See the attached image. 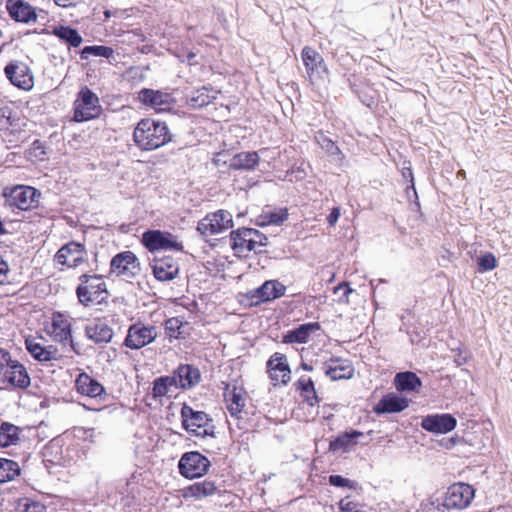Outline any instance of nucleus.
I'll list each match as a JSON object with an SVG mask.
<instances>
[{
  "mask_svg": "<svg viewBox=\"0 0 512 512\" xmlns=\"http://www.w3.org/2000/svg\"><path fill=\"white\" fill-rule=\"evenodd\" d=\"M183 323L178 317H172L165 321L164 328L167 337L178 339L182 332L181 327Z\"/></svg>",
  "mask_w": 512,
  "mask_h": 512,
  "instance_id": "43",
  "label": "nucleus"
},
{
  "mask_svg": "<svg viewBox=\"0 0 512 512\" xmlns=\"http://www.w3.org/2000/svg\"><path fill=\"white\" fill-rule=\"evenodd\" d=\"M210 467V460L199 451L185 452L178 461L179 474L188 480L202 478Z\"/></svg>",
  "mask_w": 512,
  "mask_h": 512,
  "instance_id": "9",
  "label": "nucleus"
},
{
  "mask_svg": "<svg viewBox=\"0 0 512 512\" xmlns=\"http://www.w3.org/2000/svg\"><path fill=\"white\" fill-rule=\"evenodd\" d=\"M475 497V489L472 485L464 482L451 484L444 498V506L447 509H465Z\"/></svg>",
  "mask_w": 512,
  "mask_h": 512,
  "instance_id": "16",
  "label": "nucleus"
},
{
  "mask_svg": "<svg viewBox=\"0 0 512 512\" xmlns=\"http://www.w3.org/2000/svg\"><path fill=\"white\" fill-rule=\"evenodd\" d=\"M8 271H9L8 264L6 261H4L3 257L0 255V284H2L6 280Z\"/></svg>",
  "mask_w": 512,
  "mask_h": 512,
  "instance_id": "53",
  "label": "nucleus"
},
{
  "mask_svg": "<svg viewBox=\"0 0 512 512\" xmlns=\"http://www.w3.org/2000/svg\"><path fill=\"white\" fill-rule=\"evenodd\" d=\"M157 336L156 326L138 321L129 326L123 344L131 350H139L154 342Z\"/></svg>",
  "mask_w": 512,
  "mask_h": 512,
  "instance_id": "12",
  "label": "nucleus"
},
{
  "mask_svg": "<svg viewBox=\"0 0 512 512\" xmlns=\"http://www.w3.org/2000/svg\"><path fill=\"white\" fill-rule=\"evenodd\" d=\"M324 373L332 381L351 379L355 369L349 359L331 357L323 363Z\"/></svg>",
  "mask_w": 512,
  "mask_h": 512,
  "instance_id": "23",
  "label": "nucleus"
},
{
  "mask_svg": "<svg viewBox=\"0 0 512 512\" xmlns=\"http://www.w3.org/2000/svg\"><path fill=\"white\" fill-rule=\"evenodd\" d=\"M266 372L274 387L287 386L291 381V368L287 356L283 353L275 352L269 357Z\"/></svg>",
  "mask_w": 512,
  "mask_h": 512,
  "instance_id": "13",
  "label": "nucleus"
},
{
  "mask_svg": "<svg viewBox=\"0 0 512 512\" xmlns=\"http://www.w3.org/2000/svg\"><path fill=\"white\" fill-rule=\"evenodd\" d=\"M299 369H302V370L307 371V372H311V371H313V366L308 364L307 362L302 361L299 364Z\"/></svg>",
  "mask_w": 512,
  "mask_h": 512,
  "instance_id": "57",
  "label": "nucleus"
},
{
  "mask_svg": "<svg viewBox=\"0 0 512 512\" xmlns=\"http://www.w3.org/2000/svg\"><path fill=\"white\" fill-rule=\"evenodd\" d=\"M294 386L295 390L299 392L304 402H306L310 407H315L320 404L321 398L318 396L315 383L311 377L302 375L295 382Z\"/></svg>",
  "mask_w": 512,
  "mask_h": 512,
  "instance_id": "28",
  "label": "nucleus"
},
{
  "mask_svg": "<svg viewBox=\"0 0 512 512\" xmlns=\"http://www.w3.org/2000/svg\"><path fill=\"white\" fill-rule=\"evenodd\" d=\"M182 426L190 434L197 437L214 435L212 419L203 411L194 410L184 403L180 411Z\"/></svg>",
  "mask_w": 512,
  "mask_h": 512,
  "instance_id": "8",
  "label": "nucleus"
},
{
  "mask_svg": "<svg viewBox=\"0 0 512 512\" xmlns=\"http://www.w3.org/2000/svg\"><path fill=\"white\" fill-rule=\"evenodd\" d=\"M62 320L54 319L49 332L53 334L59 341L63 340L64 328L61 326Z\"/></svg>",
  "mask_w": 512,
  "mask_h": 512,
  "instance_id": "47",
  "label": "nucleus"
},
{
  "mask_svg": "<svg viewBox=\"0 0 512 512\" xmlns=\"http://www.w3.org/2000/svg\"><path fill=\"white\" fill-rule=\"evenodd\" d=\"M65 339H66V341L70 339V345H71L72 349L75 351L76 354H80L81 353V348L78 347L73 342V339L71 337V331H70V328L68 326H66V336H65Z\"/></svg>",
  "mask_w": 512,
  "mask_h": 512,
  "instance_id": "54",
  "label": "nucleus"
},
{
  "mask_svg": "<svg viewBox=\"0 0 512 512\" xmlns=\"http://www.w3.org/2000/svg\"><path fill=\"white\" fill-rule=\"evenodd\" d=\"M286 290L279 280H266L260 287L247 291L243 295V302L248 306H259L283 297Z\"/></svg>",
  "mask_w": 512,
  "mask_h": 512,
  "instance_id": "10",
  "label": "nucleus"
},
{
  "mask_svg": "<svg viewBox=\"0 0 512 512\" xmlns=\"http://www.w3.org/2000/svg\"><path fill=\"white\" fill-rule=\"evenodd\" d=\"M114 54V50L111 47L103 45L86 46L81 52V59L87 60L91 55L95 57L111 58Z\"/></svg>",
  "mask_w": 512,
  "mask_h": 512,
  "instance_id": "41",
  "label": "nucleus"
},
{
  "mask_svg": "<svg viewBox=\"0 0 512 512\" xmlns=\"http://www.w3.org/2000/svg\"><path fill=\"white\" fill-rule=\"evenodd\" d=\"M76 296L80 304L90 307L106 304L110 297V292L103 276L84 273L79 277Z\"/></svg>",
  "mask_w": 512,
  "mask_h": 512,
  "instance_id": "2",
  "label": "nucleus"
},
{
  "mask_svg": "<svg viewBox=\"0 0 512 512\" xmlns=\"http://www.w3.org/2000/svg\"><path fill=\"white\" fill-rule=\"evenodd\" d=\"M402 176L409 180L410 188L412 189L413 194L417 197V192H416V188H415V184H414V176H413L412 169L411 168H404L402 170Z\"/></svg>",
  "mask_w": 512,
  "mask_h": 512,
  "instance_id": "51",
  "label": "nucleus"
},
{
  "mask_svg": "<svg viewBox=\"0 0 512 512\" xmlns=\"http://www.w3.org/2000/svg\"><path fill=\"white\" fill-rule=\"evenodd\" d=\"M177 390L176 381L172 376H161L153 381L151 395L155 400L162 402L164 398L172 397Z\"/></svg>",
  "mask_w": 512,
  "mask_h": 512,
  "instance_id": "30",
  "label": "nucleus"
},
{
  "mask_svg": "<svg viewBox=\"0 0 512 512\" xmlns=\"http://www.w3.org/2000/svg\"><path fill=\"white\" fill-rule=\"evenodd\" d=\"M260 157L256 151L240 152L231 159V170H253L259 163Z\"/></svg>",
  "mask_w": 512,
  "mask_h": 512,
  "instance_id": "35",
  "label": "nucleus"
},
{
  "mask_svg": "<svg viewBox=\"0 0 512 512\" xmlns=\"http://www.w3.org/2000/svg\"><path fill=\"white\" fill-rule=\"evenodd\" d=\"M82 37L77 30L66 27V42L72 47H78L82 43Z\"/></svg>",
  "mask_w": 512,
  "mask_h": 512,
  "instance_id": "46",
  "label": "nucleus"
},
{
  "mask_svg": "<svg viewBox=\"0 0 512 512\" xmlns=\"http://www.w3.org/2000/svg\"><path fill=\"white\" fill-rule=\"evenodd\" d=\"M154 277L161 282L174 280L179 274V263L171 255L154 257L150 262Z\"/></svg>",
  "mask_w": 512,
  "mask_h": 512,
  "instance_id": "19",
  "label": "nucleus"
},
{
  "mask_svg": "<svg viewBox=\"0 0 512 512\" xmlns=\"http://www.w3.org/2000/svg\"><path fill=\"white\" fill-rule=\"evenodd\" d=\"M194 57H195V54H194V53H189V54H188V60H189V61H191Z\"/></svg>",
  "mask_w": 512,
  "mask_h": 512,
  "instance_id": "62",
  "label": "nucleus"
},
{
  "mask_svg": "<svg viewBox=\"0 0 512 512\" xmlns=\"http://www.w3.org/2000/svg\"><path fill=\"white\" fill-rule=\"evenodd\" d=\"M79 2L80 0H66V7L76 6Z\"/></svg>",
  "mask_w": 512,
  "mask_h": 512,
  "instance_id": "58",
  "label": "nucleus"
},
{
  "mask_svg": "<svg viewBox=\"0 0 512 512\" xmlns=\"http://www.w3.org/2000/svg\"><path fill=\"white\" fill-rule=\"evenodd\" d=\"M398 391H416L422 386L421 379L411 371L397 373L394 379Z\"/></svg>",
  "mask_w": 512,
  "mask_h": 512,
  "instance_id": "37",
  "label": "nucleus"
},
{
  "mask_svg": "<svg viewBox=\"0 0 512 512\" xmlns=\"http://www.w3.org/2000/svg\"><path fill=\"white\" fill-rule=\"evenodd\" d=\"M132 137L141 151H153L171 142L173 136L166 122L147 117L137 123Z\"/></svg>",
  "mask_w": 512,
  "mask_h": 512,
  "instance_id": "1",
  "label": "nucleus"
},
{
  "mask_svg": "<svg viewBox=\"0 0 512 512\" xmlns=\"http://www.w3.org/2000/svg\"><path fill=\"white\" fill-rule=\"evenodd\" d=\"M7 8L10 16L16 21L28 23L36 20L34 8L23 0H16L13 3H8Z\"/></svg>",
  "mask_w": 512,
  "mask_h": 512,
  "instance_id": "34",
  "label": "nucleus"
},
{
  "mask_svg": "<svg viewBox=\"0 0 512 512\" xmlns=\"http://www.w3.org/2000/svg\"><path fill=\"white\" fill-rule=\"evenodd\" d=\"M218 491V486L215 481L205 479L186 486L181 490V495L186 500H201L216 495Z\"/></svg>",
  "mask_w": 512,
  "mask_h": 512,
  "instance_id": "25",
  "label": "nucleus"
},
{
  "mask_svg": "<svg viewBox=\"0 0 512 512\" xmlns=\"http://www.w3.org/2000/svg\"><path fill=\"white\" fill-rule=\"evenodd\" d=\"M340 512H368L365 504H362L347 496L339 502Z\"/></svg>",
  "mask_w": 512,
  "mask_h": 512,
  "instance_id": "42",
  "label": "nucleus"
},
{
  "mask_svg": "<svg viewBox=\"0 0 512 512\" xmlns=\"http://www.w3.org/2000/svg\"><path fill=\"white\" fill-rule=\"evenodd\" d=\"M421 426L430 433L446 434L456 428L457 420L449 413L432 414L422 419Z\"/></svg>",
  "mask_w": 512,
  "mask_h": 512,
  "instance_id": "21",
  "label": "nucleus"
},
{
  "mask_svg": "<svg viewBox=\"0 0 512 512\" xmlns=\"http://www.w3.org/2000/svg\"><path fill=\"white\" fill-rule=\"evenodd\" d=\"M53 33L60 39L64 40V26L54 27Z\"/></svg>",
  "mask_w": 512,
  "mask_h": 512,
  "instance_id": "56",
  "label": "nucleus"
},
{
  "mask_svg": "<svg viewBox=\"0 0 512 512\" xmlns=\"http://www.w3.org/2000/svg\"><path fill=\"white\" fill-rule=\"evenodd\" d=\"M234 226L232 214L224 209L209 212L197 224V231L202 236L224 233Z\"/></svg>",
  "mask_w": 512,
  "mask_h": 512,
  "instance_id": "11",
  "label": "nucleus"
},
{
  "mask_svg": "<svg viewBox=\"0 0 512 512\" xmlns=\"http://www.w3.org/2000/svg\"><path fill=\"white\" fill-rule=\"evenodd\" d=\"M497 267V259L495 255L491 252H487L483 254L478 259V271L486 272L491 271Z\"/></svg>",
  "mask_w": 512,
  "mask_h": 512,
  "instance_id": "44",
  "label": "nucleus"
},
{
  "mask_svg": "<svg viewBox=\"0 0 512 512\" xmlns=\"http://www.w3.org/2000/svg\"><path fill=\"white\" fill-rule=\"evenodd\" d=\"M220 93L212 86H202L186 94L185 103L191 109H200L213 103Z\"/></svg>",
  "mask_w": 512,
  "mask_h": 512,
  "instance_id": "24",
  "label": "nucleus"
},
{
  "mask_svg": "<svg viewBox=\"0 0 512 512\" xmlns=\"http://www.w3.org/2000/svg\"><path fill=\"white\" fill-rule=\"evenodd\" d=\"M5 74L13 85L21 89L30 90L33 87V75L24 62L11 61L5 67Z\"/></svg>",
  "mask_w": 512,
  "mask_h": 512,
  "instance_id": "20",
  "label": "nucleus"
},
{
  "mask_svg": "<svg viewBox=\"0 0 512 512\" xmlns=\"http://www.w3.org/2000/svg\"><path fill=\"white\" fill-rule=\"evenodd\" d=\"M64 438H53L43 449V463L50 474L59 475L64 464Z\"/></svg>",
  "mask_w": 512,
  "mask_h": 512,
  "instance_id": "17",
  "label": "nucleus"
},
{
  "mask_svg": "<svg viewBox=\"0 0 512 512\" xmlns=\"http://www.w3.org/2000/svg\"><path fill=\"white\" fill-rule=\"evenodd\" d=\"M103 112L99 97L87 86L81 88L73 103L74 122H85L97 119Z\"/></svg>",
  "mask_w": 512,
  "mask_h": 512,
  "instance_id": "5",
  "label": "nucleus"
},
{
  "mask_svg": "<svg viewBox=\"0 0 512 512\" xmlns=\"http://www.w3.org/2000/svg\"><path fill=\"white\" fill-rule=\"evenodd\" d=\"M104 15H105V18H106V19H108V18H110V17H111L112 13H111V11H110V10H106V11L104 12Z\"/></svg>",
  "mask_w": 512,
  "mask_h": 512,
  "instance_id": "61",
  "label": "nucleus"
},
{
  "mask_svg": "<svg viewBox=\"0 0 512 512\" xmlns=\"http://www.w3.org/2000/svg\"><path fill=\"white\" fill-rule=\"evenodd\" d=\"M141 262L138 256L130 250L115 254L109 265V275L127 282H131L140 275Z\"/></svg>",
  "mask_w": 512,
  "mask_h": 512,
  "instance_id": "6",
  "label": "nucleus"
},
{
  "mask_svg": "<svg viewBox=\"0 0 512 512\" xmlns=\"http://www.w3.org/2000/svg\"><path fill=\"white\" fill-rule=\"evenodd\" d=\"M363 436L358 430L346 431L339 434L329 443V450L332 452L346 451L356 444V439Z\"/></svg>",
  "mask_w": 512,
  "mask_h": 512,
  "instance_id": "36",
  "label": "nucleus"
},
{
  "mask_svg": "<svg viewBox=\"0 0 512 512\" xmlns=\"http://www.w3.org/2000/svg\"><path fill=\"white\" fill-rule=\"evenodd\" d=\"M288 217V214L286 212L284 213H271L269 215V220L268 222L269 223H273V224H281L283 223Z\"/></svg>",
  "mask_w": 512,
  "mask_h": 512,
  "instance_id": "52",
  "label": "nucleus"
},
{
  "mask_svg": "<svg viewBox=\"0 0 512 512\" xmlns=\"http://www.w3.org/2000/svg\"><path fill=\"white\" fill-rule=\"evenodd\" d=\"M86 336L95 343H108L113 338V329L103 320L97 319L85 327Z\"/></svg>",
  "mask_w": 512,
  "mask_h": 512,
  "instance_id": "31",
  "label": "nucleus"
},
{
  "mask_svg": "<svg viewBox=\"0 0 512 512\" xmlns=\"http://www.w3.org/2000/svg\"><path fill=\"white\" fill-rule=\"evenodd\" d=\"M77 391L84 396L96 398L101 396L105 389L103 385L86 373H80L75 380Z\"/></svg>",
  "mask_w": 512,
  "mask_h": 512,
  "instance_id": "32",
  "label": "nucleus"
},
{
  "mask_svg": "<svg viewBox=\"0 0 512 512\" xmlns=\"http://www.w3.org/2000/svg\"><path fill=\"white\" fill-rule=\"evenodd\" d=\"M141 244L151 253L158 251H184L183 242L179 237L166 230H146L142 234Z\"/></svg>",
  "mask_w": 512,
  "mask_h": 512,
  "instance_id": "7",
  "label": "nucleus"
},
{
  "mask_svg": "<svg viewBox=\"0 0 512 512\" xmlns=\"http://www.w3.org/2000/svg\"><path fill=\"white\" fill-rule=\"evenodd\" d=\"M23 506V512H45V507L39 502L26 500Z\"/></svg>",
  "mask_w": 512,
  "mask_h": 512,
  "instance_id": "48",
  "label": "nucleus"
},
{
  "mask_svg": "<svg viewBox=\"0 0 512 512\" xmlns=\"http://www.w3.org/2000/svg\"><path fill=\"white\" fill-rule=\"evenodd\" d=\"M55 258L60 264H64V246L57 251Z\"/></svg>",
  "mask_w": 512,
  "mask_h": 512,
  "instance_id": "55",
  "label": "nucleus"
},
{
  "mask_svg": "<svg viewBox=\"0 0 512 512\" xmlns=\"http://www.w3.org/2000/svg\"><path fill=\"white\" fill-rule=\"evenodd\" d=\"M342 292L346 302L348 301L349 295L353 292V289L347 282H341L334 288V293Z\"/></svg>",
  "mask_w": 512,
  "mask_h": 512,
  "instance_id": "49",
  "label": "nucleus"
},
{
  "mask_svg": "<svg viewBox=\"0 0 512 512\" xmlns=\"http://www.w3.org/2000/svg\"><path fill=\"white\" fill-rule=\"evenodd\" d=\"M20 474L17 462L9 459H0V483L14 480Z\"/></svg>",
  "mask_w": 512,
  "mask_h": 512,
  "instance_id": "40",
  "label": "nucleus"
},
{
  "mask_svg": "<svg viewBox=\"0 0 512 512\" xmlns=\"http://www.w3.org/2000/svg\"><path fill=\"white\" fill-rule=\"evenodd\" d=\"M230 246L234 255L247 258L251 252H258L268 243L266 235L254 228L241 227L230 232Z\"/></svg>",
  "mask_w": 512,
  "mask_h": 512,
  "instance_id": "3",
  "label": "nucleus"
},
{
  "mask_svg": "<svg viewBox=\"0 0 512 512\" xmlns=\"http://www.w3.org/2000/svg\"><path fill=\"white\" fill-rule=\"evenodd\" d=\"M340 215H341L340 207L332 208L331 212L327 216V222H328L329 226H331V227L335 226Z\"/></svg>",
  "mask_w": 512,
  "mask_h": 512,
  "instance_id": "50",
  "label": "nucleus"
},
{
  "mask_svg": "<svg viewBox=\"0 0 512 512\" xmlns=\"http://www.w3.org/2000/svg\"><path fill=\"white\" fill-rule=\"evenodd\" d=\"M4 195L10 206L26 211L37 207L41 194L31 186L17 185Z\"/></svg>",
  "mask_w": 512,
  "mask_h": 512,
  "instance_id": "15",
  "label": "nucleus"
},
{
  "mask_svg": "<svg viewBox=\"0 0 512 512\" xmlns=\"http://www.w3.org/2000/svg\"><path fill=\"white\" fill-rule=\"evenodd\" d=\"M408 405L409 402L406 398L389 393L380 399L373 410L378 415L384 413H398L405 410Z\"/></svg>",
  "mask_w": 512,
  "mask_h": 512,
  "instance_id": "29",
  "label": "nucleus"
},
{
  "mask_svg": "<svg viewBox=\"0 0 512 512\" xmlns=\"http://www.w3.org/2000/svg\"><path fill=\"white\" fill-rule=\"evenodd\" d=\"M6 233V229L2 223V221L0 220V235H3Z\"/></svg>",
  "mask_w": 512,
  "mask_h": 512,
  "instance_id": "59",
  "label": "nucleus"
},
{
  "mask_svg": "<svg viewBox=\"0 0 512 512\" xmlns=\"http://www.w3.org/2000/svg\"><path fill=\"white\" fill-rule=\"evenodd\" d=\"M88 266V255L85 246L77 242L66 243V267L78 268Z\"/></svg>",
  "mask_w": 512,
  "mask_h": 512,
  "instance_id": "33",
  "label": "nucleus"
},
{
  "mask_svg": "<svg viewBox=\"0 0 512 512\" xmlns=\"http://www.w3.org/2000/svg\"><path fill=\"white\" fill-rule=\"evenodd\" d=\"M410 192H413L412 189L410 188V185L406 188V194L409 195Z\"/></svg>",
  "mask_w": 512,
  "mask_h": 512,
  "instance_id": "63",
  "label": "nucleus"
},
{
  "mask_svg": "<svg viewBox=\"0 0 512 512\" xmlns=\"http://www.w3.org/2000/svg\"><path fill=\"white\" fill-rule=\"evenodd\" d=\"M329 483L336 487H347L349 489H356L357 483L348 478H344L341 475H331L329 477Z\"/></svg>",
  "mask_w": 512,
  "mask_h": 512,
  "instance_id": "45",
  "label": "nucleus"
},
{
  "mask_svg": "<svg viewBox=\"0 0 512 512\" xmlns=\"http://www.w3.org/2000/svg\"><path fill=\"white\" fill-rule=\"evenodd\" d=\"M30 385V377L23 364L12 359L6 350H0V388L25 389Z\"/></svg>",
  "mask_w": 512,
  "mask_h": 512,
  "instance_id": "4",
  "label": "nucleus"
},
{
  "mask_svg": "<svg viewBox=\"0 0 512 512\" xmlns=\"http://www.w3.org/2000/svg\"><path fill=\"white\" fill-rule=\"evenodd\" d=\"M301 57L311 83H315L321 77L322 72H327L323 57L314 48L305 46L302 49Z\"/></svg>",
  "mask_w": 512,
  "mask_h": 512,
  "instance_id": "22",
  "label": "nucleus"
},
{
  "mask_svg": "<svg viewBox=\"0 0 512 512\" xmlns=\"http://www.w3.org/2000/svg\"><path fill=\"white\" fill-rule=\"evenodd\" d=\"M319 330H321V325L319 322L301 324L299 327L293 330H289L286 334H284L282 342L284 344H305L310 340L311 335Z\"/></svg>",
  "mask_w": 512,
  "mask_h": 512,
  "instance_id": "27",
  "label": "nucleus"
},
{
  "mask_svg": "<svg viewBox=\"0 0 512 512\" xmlns=\"http://www.w3.org/2000/svg\"><path fill=\"white\" fill-rule=\"evenodd\" d=\"M25 345L28 352L39 361H48L53 358V351L46 349L36 338H26Z\"/></svg>",
  "mask_w": 512,
  "mask_h": 512,
  "instance_id": "38",
  "label": "nucleus"
},
{
  "mask_svg": "<svg viewBox=\"0 0 512 512\" xmlns=\"http://www.w3.org/2000/svg\"><path fill=\"white\" fill-rule=\"evenodd\" d=\"M19 440V429L10 423H3L0 426V447H8L16 444Z\"/></svg>",
  "mask_w": 512,
  "mask_h": 512,
  "instance_id": "39",
  "label": "nucleus"
},
{
  "mask_svg": "<svg viewBox=\"0 0 512 512\" xmlns=\"http://www.w3.org/2000/svg\"><path fill=\"white\" fill-rule=\"evenodd\" d=\"M138 100L145 106H148L156 112H166L173 109L175 99L172 94L161 90L143 88L138 92Z\"/></svg>",
  "mask_w": 512,
  "mask_h": 512,
  "instance_id": "18",
  "label": "nucleus"
},
{
  "mask_svg": "<svg viewBox=\"0 0 512 512\" xmlns=\"http://www.w3.org/2000/svg\"><path fill=\"white\" fill-rule=\"evenodd\" d=\"M464 174H465V172H464V171H459V172H458V175H460V176H463Z\"/></svg>",
  "mask_w": 512,
  "mask_h": 512,
  "instance_id": "64",
  "label": "nucleus"
},
{
  "mask_svg": "<svg viewBox=\"0 0 512 512\" xmlns=\"http://www.w3.org/2000/svg\"><path fill=\"white\" fill-rule=\"evenodd\" d=\"M223 398L226 408L233 418H241L248 399V392L242 383L235 380L225 384Z\"/></svg>",
  "mask_w": 512,
  "mask_h": 512,
  "instance_id": "14",
  "label": "nucleus"
},
{
  "mask_svg": "<svg viewBox=\"0 0 512 512\" xmlns=\"http://www.w3.org/2000/svg\"><path fill=\"white\" fill-rule=\"evenodd\" d=\"M54 3L59 7H64V0H54Z\"/></svg>",
  "mask_w": 512,
  "mask_h": 512,
  "instance_id": "60",
  "label": "nucleus"
},
{
  "mask_svg": "<svg viewBox=\"0 0 512 512\" xmlns=\"http://www.w3.org/2000/svg\"><path fill=\"white\" fill-rule=\"evenodd\" d=\"M172 377L175 379L178 389L187 390L196 386L201 380L199 369L190 364H180L174 370Z\"/></svg>",
  "mask_w": 512,
  "mask_h": 512,
  "instance_id": "26",
  "label": "nucleus"
}]
</instances>
